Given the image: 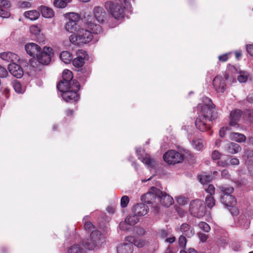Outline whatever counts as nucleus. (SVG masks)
Wrapping results in <instances>:
<instances>
[{"label": "nucleus", "mask_w": 253, "mask_h": 253, "mask_svg": "<svg viewBox=\"0 0 253 253\" xmlns=\"http://www.w3.org/2000/svg\"><path fill=\"white\" fill-rule=\"evenodd\" d=\"M204 189L207 193L210 194L211 196L214 194L215 188L212 184H210L208 186H206L204 187Z\"/></svg>", "instance_id": "49530a36"}, {"label": "nucleus", "mask_w": 253, "mask_h": 253, "mask_svg": "<svg viewBox=\"0 0 253 253\" xmlns=\"http://www.w3.org/2000/svg\"><path fill=\"white\" fill-rule=\"evenodd\" d=\"M190 212L194 216L201 217L206 213V207L203 201L196 200L190 203Z\"/></svg>", "instance_id": "423d86ee"}, {"label": "nucleus", "mask_w": 253, "mask_h": 253, "mask_svg": "<svg viewBox=\"0 0 253 253\" xmlns=\"http://www.w3.org/2000/svg\"><path fill=\"white\" fill-rule=\"evenodd\" d=\"M138 221V216L133 213V214H129L127 216L124 221H122L121 222V225L122 228H124V225L126 224V223H128L130 225L133 226L137 223Z\"/></svg>", "instance_id": "b1692460"}, {"label": "nucleus", "mask_w": 253, "mask_h": 253, "mask_svg": "<svg viewBox=\"0 0 253 253\" xmlns=\"http://www.w3.org/2000/svg\"><path fill=\"white\" fill-rule=\"evenodd\" d=\"M247 99L249 102L253 103V93L249 94L247 96Z\"/></svg>", "instance_id": "338daca9"}, {"label": "nucleus", "mask_w": 253, "mask_h": 253, "mask_svg": "<svg viewBox=\"0 0 253 253\" xmlns=\"http://www.w3.org/2000/svg\"><path fill=\"white\" fill-rule=\"evenodd\" d=\"M135 239L132 236H127L126 238V241L128 242V243H130L131 244H133L134 245V241H135Z\"/></svg>", "instance_id": "bf43d9fd"}, {"label": "nucleus", "mask_w": 253, "mask_h": 253, "mask_svg": "<svg viewBox=\"0 0 253 253\" xmlns=\"http://www.w3.org/2000/svg\"><path fill=\"white\" fill-rule=\"evenodd\" d=\"M162 194V191L159 189L152 187L149 191L141 196V200L148 204L158 203V199H160V194Z\"/></svg>", "instance_id": "0eeeda50"}, {"label": "nucleus", "mask_w": 253, "mask_h": 253, "mask_svg": "<svg viewBox=\"0 0 253 253\" xmlns=\"http://www.w3.org/2000/svg\"><path fill=\"white\" fill-rule=\"evenodd\" d=\"M199 227L203 231L208 232L211 230L210 226L205 222H201L199 223Z\"/></svg>", "instance_id": "de8ad7c7"}, {"label": "nucleus", "mask_w": 253, "mask_h": 253, "mask_svg": "<svg viewBox=\"0 0 253 253\" xmlns=\"http://www.w3.org/2000/svg\"><path fill=\"white\" fill-rule=\"evenodd\" d=\"M160 195V199H158V203H160L166 207H169L173 203V198L166 193L162 191V194Z\"/></svg>", "instance_id": "412c9836"}, {"label": "nucleus", "mask_w": 253, "mask_h": 253, "mask_svg": "<svg viewBox=\"0 0 253 253\" xmlns=\"http://www.w3.org/2000/svg\"><path fill=\"white\" fill-rule=\"evenodd\" d=\"M206 203L209 208H211L215 205V200L211 196H207L206 198Z\"/></svg>", "instance_id": "ea45409f"}, {"label": "nucleus", "mask_w": 253, "mask_h": 253, "mask_svg": "<svg viewBox=\"0 0 253 253\" xmlns=\"http://www.w3.org/2000/svg\"><path fill=\"white\" fill-rule=\"evenodd\" d=\"M88 218V217L86 216L84 217L83 219L84 229L86 231H88V232L93 231L94 230H92V229L94 228V226L91 222L87 221Z\"/></svg>", "instance_id": "e433bc0d"}, {"label": "nucleus", "mask_w": 253, "mask_h": 253, "mask_svg": "<svg viewBox=\"0 0 253 253\" xmlns=\"http://www.w3.org/2000/svg\"><path fill=\"white\" fill-rule=\"evenodd\" d=\"M30 33L35 36L40 35L41 32L40 28L36 25H32L30 27Z\"/></svg>", "instance_id": "a19ab883"}, {"label": "nucleus", "mask_w": 253, "mask_h": 253, "mask_svg": "<svg viewBox=\"0 0 253 253\" xmlns=\"http://www.w3.org/2000/svg\"><path fill=\"white\" fill-rule=\"evenodd\" d=\"M235 57L237 59H239L242 55V52L240 50H237L235 52Z\"/></svg>", "instance_id": "774afa93"}, {"label": "nucleus", "mask_w": 253, "mask_h": 253, "mask_svg": "<svg viewBox=\"0 0 253 253\" xmlns=\"http://www.w3.org/2000/svg\"><path fill=\"white\" fill-rule=\"evenodd\" d=\"M192 146L197 150H201L204 147V141L201 139H194L192 141Z\"/></svg>", "instance_id": "72a5a7b5"}, {"label": "nucleus", "mask_w": 253, "mask_h": 253, "mask_svg": "<svg viewBox=\"0 0 253 253\" xmlns=\"http://www.w3.org/2000/svg\"><path fill=\"white\" fill-rule=\"evenodd\" d=\"M176 202L178 205L181 206L184 205L188 203L187 199L182 196L178 197L176 198Z\"/></svg>", "instance_id": "3c124183"}, {"label": "nucleus", "mask_w": 253, "mask_h": 253, "mask_svg": "<svg viewBox=\"0 0 253 253\" xmlns=\"http://www.w3.org/2000/svg\"><path fill=\"white\" fill-rule=\"evenodd\" d=\"M159 235H160V236L161 238H165V237H166L167 236V232L165 230H161L159 232Z\"/></svg>", "instance_id": "69168bd1"}, {"label": "nucleus", "mask_w": 253, "mask_h": 253, "mask_svg": "<svg viewBox=\"0 0 253 253\" xmlns=\"http://www.w3.org/2000/svg\"><path fill=\"white\" fill-rule=\"evenodd\" d=\"M178 243L181 247L184 248L186 244V238L183 235L180 236L178 239Z\"/></svg>", "instance_id": "603ef678"}, {"label": "nucleus", "mask_w": 253, "mask_h": 253, "mask_svg": "<svg viewBox=\"0 0 253 253\" xmlns=\"http://www.w3.org/2000/svg\"><path fill=\"white\" fill-rule=\"evenodd\" d=\"M131 226V225H130L128 224V223H126V224L124 225V228H122L121 225V223H120L119 227L121 230H124V231H127L129 229L130 227Z\"/></svg>", "instance_id": "e2e57ef3"}, {"label": "nucleus", "mask_w": 253, "mask_h": 253, "mask_svg": "<svg viewBox=\"0 0 253 253\" xmlns=\"http://www.w3.org/2000/svg\"><path fill=\"white\" fill-rule=\"evenodd\" d=\"M38 54L36 57L37 61L42 64L47 65L50 62L51 56L53 53L51 48L44 47L43 50H41Z\"/></svg>", "instance_id": "9d476101"}, {"label": "nucleus", "mask_w": 253, "mask_h": 253, "mask_svg": "<svg viewBox=\"0 0 253 253\" xmlns=\"http://www.w3.org/2000/svg\"><path fill=\"white\" fill-rule=\"evenodd\" d=\"M78 23L72 20H68L64 25L65 30L69 33H72L75 31L77 32L79 29Z\"/></svg>", "instance_id": "bb28decb"}, {"label": "nucleus", "mask_w": 253, "mask_h": 253, "mask_svg": "<svg viewBox=\"0 0 253 253\" xmlns=\"http://www.w3.org/2000/svg\"><path fill=\"white\" fill-rule=\"evenodd\" d=\"M67 253H86V252L82 245L75 244L69 247Z\"/></svg>", "instance_id": "c85d7f7f"}, {"label": "nucleus", "mask_w": 253, "mask_h": 253, "mask_svg": "<svg viewBox=\"0 0 253 253\" xmlns=\"http://www.w3.org/2000/svg\"><path fill=\"white\" fill-rule=\"evenodd\" d=\"M8 69L10 73L17 78H21L23 75L22 68L15 62L8 65Z\"/></svg>", "instance_id": "4468645a"}, {"label": "nucleus", "mask_w": 253, "mask_h": 253, "mask_svg": "<svg viewBox=\"0 0 253 253\" xmlns=\"http://www.w3.org/2000/svg\"><path fill=\"white\" fill-rule=\"evenodd\" d=\"M198 237L202 242H205L208 239V235L204 233H199L198 234Z\"/></svg>", "instance_id": "6e6d98bb"}, {"label": "nucleus", "mask_w": 253, "mask_h": 253, "mask_svg": "<svg viewBox=\"0 0 253 253\" xmlns=\"http://www.w3.org/2000/svg\"><path fill=\"white\" fill-rule=\"evenodd\" d=\"M197 110L199 116L195 121L197 128L202 132L210 129L212 121L217 117L211 99L207 97H203V103L198 105Z\"/></svg>", "instance_id": "f257e3e1"}, {"label": "nucleus", "mask_w": 253, "mask_h": 253, "mask_svg": "<svg viewBox=\"0 0 253 253\" xmlns=\"http://www.w3.org/2000/svg\"><path fill=\"white\" fill-rule=\"evenodd\" d=\"M129 201V199L127 196H124L122 197L121 200V206L122 208H126L128 202Z\"/></svg>", "instance_id": "09e8293b"}, {"label": "nucleus", "mask_w": 253, "mask_h": 253, "mask_svg": "<svg viewBox=\"0 0 253 253\" xmlns=\"http://www.w3.org/2000/svg\"><path fill=\"white\" fill-rule=\"evenodd\" d=\"M13 87L15 91L17 93H22L25 91L24 88L23 87L21 84L17 81L13 83Z\"/></svg>", "instance_id": "58836bf2"}, {"label": "nucleus", "mask_w": 253, "mask_h": 253, "mask_svg": "<svg viewBox=\"0 0 253 253\" xmlns=\"http://www.w3.org/2000/svg\"><path fill=\"white\" fill-rule=\"evenodd\" d=\"M19 5L22 7H29L31 6V4L28 1H23L19 3Z\"/></svg>", "instance_id": "052dcab7"}, {"label": "nucleus", "mask_w": 253, "mask_h": 253, "mask_svg": "<svg viewBox=\"0 0 253 253\" xmlns=\"http://www.w3.org/2000/svg\"><path fill=\"white\" fill-rule=\"evenodd\" d=\"M149 211L148 207L143 204H138L132 208V211L138 216L146 214Z\"/></svg>", "instance_id": "6ab92c4d"}, {"label": "nucleus", "mask_w": 253, "mask_h": 253, "mask_svg": "<svg viewBox=\"0 0 253 253\" xmlns=\"http://www.w3.org/2000/svg\"><path fill=\"white\" fill-rule=\"evenodd\" d=\"M221 175L223 178L225 179H229L230 178L229 172L227 169H224L222 171Z\"/></svg>", "instance_id": "4d7b16f0"}, {"label": "nucleus", "mask_w": 253, "mask_h": 253, "mask_svg": "<svg viewBox=\"0 0 253 253\" xmlns=\"http://www.w3.org/2000/svg\"><path fill=\"white\" fill-rule=\"evenodd\" d=\"M1 59L3 61L7 62L13 63L14 62L17 61L19 60L18 56L12 52H7L1 53Z\"/></svg>", "instance_id": "4be33fe9"}, {"label": "nucleus", "mask_w": 253, "mask_h": 253, "mask_svg": "<svg viewBox=\"0 0 253 253\" xmlns=\"http://www.w3.org/2000/svg\"><path fill=\"white\" fill-rule=\"evenodd\" d=\"M101 26L94 22V17L88 15L85 18V28H80L76 34L69 37L70 42L75 45L81 46L89 43L93 38V34L101 32Z\"/></svg>", "instance_id": "f03ea898"}, {"label": "nucleus", "mask_w": 253, "mask_h": 253, "mask_svg": "<svg viewBox=\"0 0 253 253\" xmlns=\"http://www.w3.org/2000/svg\"><path fill=\"white\" fill-rule=\"evenodd\" d=\"M84 63V61L76 57L73 60V64L75 67H82Z\"/></svg>", "instance_id": "a18cd8bd"}, {"label": "nucleus", "mask_w": 253, "mask_h": 253, "mask_svg": "<svg viewBox=\"0 0 253 253\" xmlns=\"http://www.w3.org/2000/svg\"><path fill=\"white\" fill-rule=\"evenodd\" d=\"M180 230L188 238L192 237L195 234L194 229L186 223H183L181 225Z\"/></svg>", "instance_id": "a878e982"}, {"label": "nucleus", "mask_w": 253, "mask_h": 253, "mask_svg": "<svg viewBox=\"0 0 253 253\" xmlns=\"http://www.w3.org/2000/svg\"><path fill=\"white\" fill-rule=\"evenodd\" d=\"M249 77V74L246 71H240L238 76V80L240 83H245Z\"/></svg>", "instance_id": "4c0bfd02"}, {"label": "nucleus", "mask_w": 253, "mask_h": 253, "mask_svg": "<svg viewBox=\"0 0 253 253\" xmlns=\"http://www.w3.org/2000/svg\"><path fill=\"white\" fill-rule=\"evenodd\" d=\"M79 89L80 84L77 81H73L72 88L62 93V98L67 102L69 101H77L79 99V95L78 93Z\"/></svg>", "instance_id": "6e6552de"}, {"label": "nucleus", "mask_w": 253, "mask_h": 253, "mask_svg": "<svg viewBox=\"0 0 253 253\" xmlns=\"http://www.w3.org/2000/svg\"><path fill=\"white\" fill-rule=\"evenodd\" d=\"M27 53L34 58H36L41 50V47L36 43L30 42L27 43L25 46Z\"/></svg>", "instance_id": "2eb2a0df"}, {"label": "nucleus", "mask_w": 253, "mask_h": 253, "mask_svg": "<svg viewBox=\"0 0 253 253\" xmlns=\"http://www.w3.org/2000/svg\"><path fill=\"white\" fill-rule=\"evenodd\" d=\"M242 116V111L239 109L232 111L230 114L229 125L234 127H238V122Z\"/></svg>", "instance_id": "f8f14e48"}, {"label": "nucleus", "mask_w": 253, "mask_h": 253, "mask_svg": "<svg viewBox=\"0 0 253 253\" xmlns=\"http://www.w3.org/2000/svg\"><path fill=\"white\" fill-rule=\"evenodd\" d=\"M226 129L227 128L225 127H222L220 129L219 136L220 137H223L224 136Z\"/></svg>", "instance_id": "0e129e2a"}, {"label": "nucleus", "mask_w": 253, "mask_h": 253, "mask_svg": "<svg viewBox=\"0 0 253 253\" xmlns=\"http://www.w3.org/2000/svg\"><path fill=\"white\" fill-rule=\"evenodd\" d=\"M164 161L169 165H174L181 163L183 160V156L179 152L171 150L167 152L163 156Z\"/></svg>", "instance_id": "1a4fd4ad"}, {"label": "nucleus", "mask_w": 253, "mask_h": 253, "mask_svg": "<svg viewBox=\"0 0 253 253\" xmlns=\"http://www.w3.org/2000/svg\"><path fill=\"white\" fill-rule=\"evenodd\" d=\"M80 19V16L78 13L72 12L69 14L68 20H72L75 21L76 23H78Z\"/></svg>", "instance_id": "c03bdc74"}, {"label": "nucleus", "mask_w": 253, "mask_h": 253, "mask_svg": "<svg viewBox=\"0 0 253 253\" xmlns=\"http://www.w3.org/2000/svg\"><path fill=\"white\" fill-rule=\"evenodd\" d=\"M41 10L42 15L45 18H49L54 16V12L50 8L45 6H42Z\"/></svg>", "instance_id": "7c9ffc66"}, {"label": "nucleus", "mask_w": 253, "mask_h": 253, "mask_svg": "<svg viewBox=\"0 0 253 253\" xmlns=\"http://www.w3.org/2000/svg\"><path fill=\"white\" fill-rule=\"evenodd\" d=\"M239 164V160L233 156H230L228 159H222L217 162V165L222 167H228L230 165L237 166Z\"/></svg>", "instance_id": "a211bd4d"}, {"label": "nucleus", "mask_w": 253, "mask_h": 253, "mask_svg": "<svg viewBox=\"0 0 253 253\" xmlns=\"http://www.w3.org/2000/svg\"><path fill=\"white\" fill-rule=\"evenodd\" d=\"M246 48L248 53L253 56V44H247Z\"/></svg>", "instance_id": "5fc2aeb1"}, {"label": "nucleus", "mask_w": 253, "mask_h": 253, "mask_svg": "<svg viewBox=\"0 0 253 253\" xmlns=\"http://www.w3.org/2000/svg\"><path fill=\"white\" fill-rule=\"evenodd\" d=\"M221 153L217 150H214L211 154V158L214 160H218L220 158Z\"/></svg>", "instance_id": "864d4df0"}, {"label": "nucleus", "mask_w": 253, "mask_h": 253, "mask_svg": "<svg viewBox=\"0 0 253 253\" xmlns=\"http://www.w3.org/2000/svg\"><path fill=\"white\" fill-rule=\"evenodd\" d=\"M129 4L128 0H115L106 2L105 6L115 19H121L124 17V10Z\"/></svg>", "instance_id": "7ed1b4c3"}, {"label": "nucleus", "mask_w": 253, "mask_h": 253, "mask_svg": "<svg viewBox=\"0 0 253 253\" xmlns=\"http://www.w3.org/2000/svg\"><path fill=\"white\" fill-rule=\"evenodd\" d=\"M219 188L221 193V203L227 206H233L236 203L235 199L231 195L234 191V188L225 186H220Z\"/></svg>", "instance_id": "39448f33"}, {"label": "nucleus", "mask_w": 253, "mask_h": 253, "mask_svg": "<svg viewBox=\"0 0 253 253\" xmlns=\"http://www.w3.org/2000/svg\"><path fill=\"white\" fill-rule=\"evenodd\" d=\"M73 77V74L71 71L67 69L64 70L62 75V80L66 81L68 82L76 81V80H72Z\"/></svg>", "instance_id": "f704fd0d"}, {"label": "nucleus", "mask_w": 253, "mask_h": 253, "mask_svg": "<svg viewBox=\"0 0 253 253\" xmlns=\"http://www.w3.org/2000/svg\"><path fill=\"white\" fill-rule=\"evenodd\" d=\"M72 0H55L54 5L55 7L63 8L67 6L68 3L71 1Z\"/></svg>", "instance_id": "c9c22d12"}, {"label": "nucleus", "mask_w": 253, "mask_h": 253, "mask_svg": "<svg viewBox=\"0 0 253 253\" xmlns=\"http://www.w3.org/2000/svg\"><path fill=\"white\" fill-rule=\"evenodd\" d=\"M223 149L226 152L233 155L240 152L242 148L237 143L229 142L223 147Z\"/></svg>", "instance_id": "dca6fc26"}, {"label": "nucleus", "mask_w": 253, "mask_h": 253, "mask_svg": "<svg viewBox=\"0 0 253 253\" xmlns=\"http://www.w3.org/2000/svg\"><path fill=\"white\" fill-rule=\"evenodd\" d=\"M136 153L138 159L148 167L154 168L156 165V162L152 159L150 156L146 153L144 150L141 148H137Z\"/></svg>", "instance_id": "9b49d317"}, {"label": "nucleus", "mask_w": 253, "mask_h": 253, "mask_svg": "<svg viewBox=\"0 0 253 253\" xmlns=\"http://www.w3.org/2000/svg\"><path fill=\"white\" fill-rule=\"evenodd\" d=\"M60 57L61 60L65 64L70 63L73 59L72 54L68 51H63L61 52Z\"/></svg>", "instance_id": "c756f323"}, {"label": "nucleus", "mask_w": 253, "mask_h": 253, "mask_svg": "<svg viewBox=\"0 0 253 253\" xmlns=\"http://www.w3.org/2000/svg\"><path fill=\"white\" fill-rule=\"evenodd\" d=\"M229 138L230 140L239 143L244 142L246 139V137L244 134L238 132L231 133L229 136Z\"/></svg>", "instance_id": "cd10ccee"}, {"label": "nucleus", "mask_w": 253, "mask_h": 253, "mask_svg": "<svg viewBox=\"0 0 253 253\" xmlns=\"http://www.w3.org/2000/svg\"><path fill=\"white\" fill-rule=\"evenodd\" d=\"M148 244V242L142 239H135L134 245L138 248H142Z\"/></svg>", "instance_id": "79ce46f5"}, {"label": "nucleus", "mask_w": 253, "mask_h": 253, "mask_svg": "<svg viewBox=\"0 0 253 253\" xmlns=\"http://www.w3.org/2000/svg\"><path fill=\"white\" fill-rule=\"evenodd\" d=\"M213 179V177L209 175H207L205 173L202 174L199 176V179L200 182L203 185H206L209 182L211 181Z\"/></svg>", "instance_id": "473e14b6"}, {"label": "nucleus", "mask_w": 253, "mask_h": 253, "mask_svg": "<svg viewBox=\"0 0 253 253\" xmlns=\"http://www.w3.org/2000/svg\"><path fill=\"white\" fill-rule=\"evenodd\" d=\"M24 15L26 18H28L32 20H35L37 19L39 16L40 13L37 10H30L26 11L24 13Z\"/></svg>", "instance_id": "2f4dec72"}, {"label": "nucleus", "mask_w": 253, "mask_h": 253, "mask_svg": "<svg viewBox=\"0 0 253 253\" xmlns=\"http://www.w3.org/2000/svg\"><path fill=\"white\" fill-rule=\"evenodd\" d=\"M8 73L6 70L1 67V78H5L7 77Z\"/></svg>", "instance_id": "680f3d73"}, {"label": "nucleus", "mask_w": 253, "mask_h": 253, "mask_svg": "<svg viewBox=\"0 0 253 253\" xmlns=\"http://www.w3.org/2000/svg\"><path fill=\"white\" fill-rule=\"evenodd\" d=\"M105 242L104 236L98 230L92 231L89 238L84 243V247L88 250L98 249Z\"/></svg>", "instance_id": "20e7f679"}, {"label": "nucleus", "mask_w": 253, "mask_h": 253, "mask_svg": "<svg viewBox=\"0 0 253 253\" xmlns=\"http://www.w3.org/2000/svg\"><path fill=\"white\" fill-rule=\"evenodd\" d=\"M133 251V245L130 243H124L117 247L118 253H132Z\"/></svg>", "instance_id": "5701e85b"}, {"label": "nucleus", "mask_w": 253, "mask_h": 253, "mask_svg": "<svg viewBox=\"0 0 253 253\" xmlns=\"http://www.w3.org/2000/svg\"><path fill=\"white\" fill-rule=\"evenodd\" d=\"M73 81L68 82L66 81L62 80L57 85V89L63 93L64 92L67 91L72 88Z\"/></svg>", "instance_id": "393cba45"}, {"label": "nucleus", "mask_w": 253, "mask_h": 253, "mask_svg": "<svg viewBox=\"0 0 253 253\" xmlns=\"http://www.w3.org/2000/svg\"><path fill=\"white\" fill-rule=\"evenodd\" d=\"M244 156L247 158H252L253 157V150L246 149L244 150Z\"/></svg>", "instance_id": "13d9d810"}, {"label": "nucleus", "mask_w": 253, "mask_h": 253, "mask_svg": "<svg viewBox=\"0 0 253 253\" xmlns=\"http://www.w3.org/2000/svg\"><path fill=\"white\" fill-rule=\"evenodd\" d=\"M231 54V52L227 53L225 54H223L222 55H220L218 56V59L219 61L224 62L228 60V59L229 58V56L230 54Z\"/></svg>", "instance_id": "8fccbe9b"}, {"label": "nucleus", "mask_w": 253, "mask_h": 253, "mask_svg": "<svg viewBox=\"0 0 253 253\" xmlns=\"http://www.w3.org/2000/svg\"><path fill=\"white\" fill-rule=\"evenodd\" d=\"M10 3L8 0H1V18H6L10 16Z\"/></svg>", "instance_id": "aec40b11"}, {"label": "nucleus", "mask_w": 253, "mask_h": 253, "mask_svg": "<svg viewBox=\"0 0 253 253\" xmlns=\"http://www.w3.org/2000/svg\"><path fill=\"white\" fill-rule=\"evenodd\" d=\"M93 14L94 18L98 22L102 23L106 18V13L104 8L99 6H96L93 8Z\"/></svg>", "instance_id": "ddd939ff"}, {"label": "nucleus", "mask_w": 253, "mask_h": 253, "mask_svg": "<svg viewBox=\"0 0 253 253\" xmlns=\"http://www.w3.org/2000/svg\"><path fill=\"white\" fill-rule=\"evenodd\" d=\"M77 57L80 58V59L85 60L86 58L87 53L83 49H79L77 51L76 53Z\"/></svg>", "instance_id": "37998d69"}, {"label": "nucleus", "mask_w": 253, "mask_h": 253, "mask_svg": "<svg viewBox=\"0 0 253 253\" xmlns=\"http://www.w3.org/2000/svg\"><path fill=\"white\" fill-rule=\"evenodd\" d=\"M212 84L217 92H223L226 88V84L223 79L220 76H216L212 81Z\"/></svg>", "instance_id": "f3484780"}]
</instances>
